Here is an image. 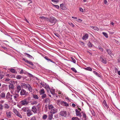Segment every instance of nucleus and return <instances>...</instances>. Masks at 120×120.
I'll return each instance as SVG.
<instances>
[{
    "label": "nucleus",
    "instance_id": "obj_1",
    "mask_svg": "<svg viewBox=\"0 0 120 120\" xmlns=\"http://www.w3.org/2000/svg\"><path fill=\"white\" fill-rule=\"evenodd\" d=\"M20 103L22 105L26 106L28 104L29 102L28 99L27 98H25L21 100L20 101Z\"/></svg>",
    "mask_w": 120,
    "mask_h": 120
},
{
    "label": "nucleus",
    "instance_id": "obj_2",
    "mask_svg": "<svg viewBox=\"0 0 120 120\" xmlns=\"http://www.w3.org/2000/svg\"><path fill=\"white\" fill-rule=\"evenodd\" d=\"M49 21L50 23L53 25L55 24L57 20L55 18L51 17L49 19Z\"/></svg>",
    "mask_w": 120,
    "mask_h": 120
},
{
    "label": "nucleus",
    "instance_id": "obj_3",
    "mask_svg": "<svg viewBox=\"0 0 120 120\" xmlns=\"http://www.w3.org/2000/svg\"><path fill=\"white\" fill-rule=\"evenodd\" d=\"M20 95L21 96H26L28 94V93L24 89H22L20 91Z\"/></svg>",
    "mask_w": 120,
    "mask_h": 120
},
{
    "label": "nucleus",
    "instance_id": "obj_4",
    "mask_svg": "<svg viewBox=\"0 0 120 120\" xmlns=\"http://www.w3.org/2000/svg\"><path fill=\"white\" fill-rule=\"evenodd\" d=\"M13 111L14 112L16 115L21 118H22V116L19 112L18 111L15 109H13Z\"/></svg>",
    "mask_w": 120,
    "mask_h": 120
},
{
    "label": "nucleus",
    "instance_id": "obj_5",
    "mask_svg": "<svg viewBox=\"0 0 120 120\" xmlns=\"http://www.w3.org/2000/svg\"><path fill=\"white\" fill-rule=\"evenodd\" d=\"M10 96H11V94L9 92H8L7 93L6 95V98L10 101H12V98L10 97Z\"/></svg>",
    "mask_w": 120,
    "mask_h": 120
},
{
    "label": "nucleus",
    "instance_id": "obj_6",
    "mask_svg": "<svg viewBox=\"0 0 120 120\" xmlns=\"http://www.w3.org/2000/svg\"><path fill=\"white\" fill-rule=\"evenodd\" d=\"M59 114L61 116L66 117L67 114L66 111H63L60 112Z\"/></svg>",
    "mask_w": 120,
    "mask_h": 120
},
{
    "label": "nucleus",
    "instance_id": "obj_7",
    "mask_svg": "<svg viewBox=\"0 0 120 120\" xmlns=\"http://www.w3.org/2000/svg\"><path fill=\"white\" fill-rule=\"evenodd\" d=\"M6 115L7 117L9 118L11 117V113L9 111L7 110L6 111Z\"/></svg>",
    "mask_w": 120,
    "mask_h": 120
},
{
    "label": "nucleus",
    "instance_id": "obj_8",
    "mask_svg": "<svg viewBox=\"0 0 120 120\" xmlns=\"http://www.w3.org/2000/svg\"><path fill=\"white\" fill-rule=\"evenodd\" d=\"M33 114V113L31 110L29 109H27V115L28 117L30 116Z\"/></svg>",
    "mask_w": 120,
    "mask_h": 120
},
{
    "label": "nucleus",
    "instance_id": "obj_9",
    "mask_svg": "<svg viewBox=\"0 0 120 120\" xmlns=\"http://www.w3.org/2000/svg\"><path fill=\"white\" fill-rule=\"evenodd\" d=\"M75 111L76 112V116L81 117L82 116V115L80 112L77 109H75Z\"/></svg>",
    "mask_w": 120,
    "mask_h": 120
},
{
    "label": "nucleus",
    "instance_id": "obj_10",
    "mask_svg": "<svg viewBox=\"0 0 120 120\" xmlns=\"http://www.w3.org/2000/svg\"><path fill=\"white\" fill-rule=\"evenodd\" d=\"M102 103L105 109H108L109 108V106L107 105L105 100L103 101Z\"/></svg>",
    "mask_w": 120,
    "mask_h": 120
},
{
    "label": "nucleus",
    "instance_id": "obj_11",
    "mask_svg": "<svg viewBox=\"0 0 120 120\" xmlns=\"http://www.w3.org/2000/svg\"><path fill=\"white\" fill-rule=\"evenodd\" d=\"M13 98L15 100V101H17V98H18L19 97V94H18L15 93L14 94H13Z\"/></svg>",
    "mask_w": 120,
    "mask_h": 120
},
{
    "label": "nucleus",
    "instance_id": "obj_12",
    "mask_svg": "<svg viewBox=\"0 0 120 120\" xmlns=\"http://www.w3.org/2000/svg\"><path fill=\"white\" fill-rule=\"evenodd\" d=\"M60 103L61 105L64 106H69V104L68 103L64 101H61L60 102Z\"/></svg>",
    "mask_w": 120,
    "mask_h": 120
},
{
    "label": "nucleus",
    "instance_id": "obj_13",
    "mask_svg": "<svg viewBox=\"0 0 120 120\" xmlns=\"http://www.w3.org/2000/svg\"><path fill=\"white\" fill-rule=\"evenodd\" d=\"M100 58V60L104 64H106V61L105 60V59L103 57H102L101 56Z\"/></svg>",
    "mask_w": 120,
    "mask_h": 120
},
{
    "label": "nucleus",
    "instance_id": "obj_14",
    "mask_svg": "<svg viewBox=\"0 0 120 120\" xmlns=\"http://www.w3.org/2000/svg\"><path fill=\"white\" fill-rule=\"evenodd\" d=\"M88 35L87 34H85L82 37V39L84 40H85L88 39Z\"/></svg>",
    "mask_w": 120,
    "mask_h": 120
},
{
    "label": "nucleus",
    "instance_id": "obj_15",
    "mask_svg": "<svg viewBox=\"0 0 120 120\" xmlns=\"http://www.w3.org/2000/svg\"><path fill=\"white\" fill-rule=\"evenodd\" d=\"M31 110L34 113H37V110L35 106H33L32 107Z\"/></svg>",
    "mask_w": 120,
    "mask_h": 120
},
{
    "label": "nucleus",
    "instance_id": "obj_16",
    "mask_svg": "<svg viewBox=\"0 0 120 120\" xmlns=\"http://www.w3.org/2000/svg\"><path fill=\"white\" fill-rule=\"evenodd\" d=\"M57 109L54 108L53 109L51 110L50 112L54 114L57 112Z\"/></svg>",
    "mask_w": 120,
    "mask_h": 120
},
{
    "label": "nucleus",
    "instance_id": "obj_17",
    "mask_svg": "<svg viewBox=\"0 0 120 120\" xmlns=\"http://www.w3.org/2000/svg\"><path fill=\"white\" fill-rule=\"evenodd\" d=\"M29 84H26L24 83H22V86L24 88L26 89L27 88V87L28 86Z\"/></svg>",
    "mask_w": 120,
    "mask_h": 120
},
{
    "label": "nucleus",
    "instance_id": "obj_18",
    "mask_svg": "<svg viewBox=\"0 0 120 120\" xmlns=\"http://www.w3.org/2000/svg\"><path fill=\"white\" fill-rule=\"evenodd\" d=\"M28 90L30 92H32L33 91V89L31 86L29 84L27 88Z\"/></svg>",
    "mask_w": 120,
    "mask_h": 120
},
{
    "label": "nucleus",
    "instance_id": "obj_19",
    "mask_svg": "<svg viewBox=\"0 0 120 120\" xmlns=\"http://www.w3.org/2000/svg\"><path fill=\"white\" fill-rule=\"evenodd\" d=\"M53 113L50 112L49 113L48 117L49 119L50 120H51L53 118Z\"/></svg>",
    "mask_w": 120,
    "mask_h": 120
},
{
    "label": "nucleus",
    "instance_id": "obj_20",
    "mask_svg": "<svg viewBox=\"0 0 120 120\" xmlns=\"http://www.w3.org/2000/svg\"><path fill=\"white\" fill-rule=\"evenodd\" d=\"M9 88L10 90H13L14 88V87L12 84H10L9 86Z\"/></svg>",
    "mask_w": 120,
    "mask_h": 120
},
{
    "label": "nucleus",
    "instance_id": "obj_21",
    "mask_svg": "<svg viewBox=\"0 0 120 120\" xmlns=\"http://www.w3.org/2000/svg\"><path fill=\"white\" fill-rule=\"evenodd\" d=\"M39 93L40 95H42L45 93V90L43 89H42L39 91Z\"/></svg>",
    "mask_w": 120,
    "mask_h": 120
},
{
    "label": "nucleus",
    "instance_id": "obj_22",
    "mask_svg": "<svg viewBox=\"0 0 120 120\" xmlns=\"http://www.w3.org/2000/svg\"><path fill=\"white\" fill-rule=\"evenodd\" d=\"M45 88L46 90L47 91H49L50 90V88L49 86L48 85H45Z\"/></svg>",
    "mask_w": 120,
    "mask_h": 120
},
{
    "label": "nucleus",
    "instance_id": "obj_23",
    "mask_svg": "<svg viewBox=\"0 0 120 120\" xmlns=\"http://www.w3.org/2000/svg\"><path fill=\"white\" fill-rule=\"evenodd\" d=\"M17 92L18 93H19V92L21 90V87L20 85H18L17 86Z\"/></svg>",
    "mask_w": 120,
    "mask_h": 120
},
{
    "label": "nucleus",
    "instance_id": "obj_24",
    "mask_svg": "<svg viewBox=\"0 0 120 120\" xmlns=\"http://www.w3.org/2000/svg\"><path fill=\"white\" fill-rule=\"evenodd\" d=\"M90 27L95 30L98 31L99 30L98 28L96 26H90Z\"/></svg>",
    "mask_w": 120,
    "mask_h": 120
},
{
    "label": "nucleus",
    "instance_id": "obj_25",
    "mask_svg": "<svg viewBox=\"0 0 120 120\" xmlns=\"http://www.w3.org/2000/svg\"><path fill=\"white\" fill-rule=\"evenodd\" d=\"M5 96V94L4 92H2L0 95V97L2 98H4Z\"/></svg>",
    "mask_w": 120,
    "mask_h": 120
},
{
    "label": "nucleus",
    "instance_id": "obj_26",
    "mask_svg": "<svg viewBox=\"0 0 120 120\" xmlns=\"http://www.w3.org/2000/svg\"><path fill=\"white\" fill-rule=\"evenodd\" d=\"M49 109L50 110H51L54 108L52 105H48Z\"/></svg>",
    "mask_w": 120,
    "mask_h": 120
},
{
    "label": "nucleus",
    "instance_id": "obj_27",
    "mask_svg": "<svg viewBox=\"0 0 120 120\" xmlns=\"http://www.w3.org/2000/svg\"><path fill=\"white\" fill-rule=\"evenodd\" d=\"M27 107H24L22 109V110L25 112H26V111L27 112Z\"/></svg>",
    "mask_w": 120,
    "mask_h": 120
},
{
    "label": "nucleus",
    "instance_id": "obj_28",
    "mask_svg": "<svg viewBox=\"0 0 120 120\" xmlns=\"http://www.w3.org/2000/svg\"><path fill=\"white\" fill-rule=\"evenodd\" d=\"M72 120H80V119L77 117H74L71 118Z\"/></svg>",
    "mask_w": 120,
    "mask_h": 120
},
{
    "label": "nucleus",
    "instance_id": "obj_29",
    "mask_svg": "<svg viewBox=\"0 0 120 120\" xmlns=\"http://www.w3.org/2000/svg\"><path fill=\"white\" fill-rule=\"evenodd\" d=\"M85 69L86 70L89 71H92V69L90 67H88L85 68Z\"/></svg>",
    "mask_w": 120,
    "mask_h": 120
},
{
    "label": "nucleus",
    "instance_id": "obj_30",
    "mask_svg": "<svg viewBox=\"0 0 120 120\" xmlns=\"http://www.w3.org/2000/svg\"><path fill=\"white\" fill-rule=\"evenodd\" d=\"M4 108L5 109H8L9 107V106L7 104H4Z\"/></svg>",
    "mask_w": 120,
    "mask_h": 120
},
{
    "label": "nucleus",
    "instance_id": "obj_31",
    "mask_svg": "<svg viewBox=\"0 0 120 120\" xmlns=\"http://www.w3.org/2000/svg\"><path fill=\"white\" fill-rule=\"evenodd\" d=\"M106 51L108 52V54L110 55L111 54V51L110 49H106Z\"/></svg>",
    "mask_w": 120,
    "mask_h": 120
},
{
    "label": "nucleus",
    "instance_id": "obj_32",
    "mask_svg": "<svg viewBox=\"0 0 120 120\" xmlns=\"http://www.w3.org/2000/svg\"><path fill=\"white\" fill-rule=\"evenodd\" d=\"M11 72L13 73H14L15 72V70L14 69H11L10 70Z\"/></svg>",
    "mask_w": 120,
    "mask_h": 120
},
{
    "label": "nucleus",
    "instance_id": "obj_33",
    "mask_svg": "<svg viewBox=\"0 0 120 120\" xmlns=\"http://www.w3.org/2000/svg\"><path fill=\"white\" fill-rule=\"evenodd\" d=\"M25 54L27 55V56L29 58L32 59V56L26 53H25Z\"/></svg>",
    "mask_w": 120,
    "mask_h": 120
},
{
    "label": "nucleus",
    "instance_id": "obj_34",
    "mask_svg": "<svg viewBox=\"0 0 120 120\" xmlns=\"http://www.w3.org/2000/svg\"><path fill=\"white\" fill-rule=\"evenodd\" d=\"M34 98L36 99H38L39 98V97L37 95H34L33 96Z\"/></svg>",
    "mask_w": 120,
    "mask_h": 120
},
{
    "label": "nucleus",
    "instance_id": "obj_35",
    "mask_svg": "<svg viewBox=\"0 0 120 120\" xmlns=\"http://www.w3.org/2000/svg\"><path fill=\"white\" fill-rule=\"evenodd\" d=\"M22 78V76L19 75H17L16 76V78L17 79H20Z\"/></svg>",
    "mask_w": 120,
    "mask_h": 120
},
{
    "label": "nucleus",
    "instance_id": "obj_36",
    "mask_svg": "<svg viewBox=\"0 0 120 120\" xmlns=\"http://www.w3.org/2000/svg\"><path fill=\"white\" fill-rule=\"evenodd\" d=\"M93 72L97 76L99 77H100V75L97 72L95 71H93Z\"/></svg>",
    "mask_w": 120,
    "mask_h": 120
},
{
    "label": "nucleus",
    "instance_id": "obj_37",
    "mask_svg": "<svg viewBox=\"0 0 120 120\" xmlns=\"http://www.w3.org/2000/svg\"><path fill=\"white\" fill-rule=\"evenodd\" d=\"M87 45L88 47H91L93 46V44H91L90 42H89L88 43Z\"/></svg>",
    "mask_w": 120,
    "mask_h": 120
},
{
    "label": "nucleus",
    "instance_id": "obj_38",
    "mask_svg": "<svg viewBox=\"0 0 120 120\" xmlns=\"http://www.w3.org/2000/svg\"><path fill=\"white\" fill-rule=\"evenodd\" d=\"M102 33L106 38H108V34L104 32H103Z\"/></svg>",
    "mask_w": 120,
    "mask_h": 120
},
{
    "label": "nucleus",
    "instance_id": "obj_39",
    "mask_svg": "<svg viewBox=\"0 0 120 120\" xmlns=\"http://www.w3.org/2000/svg\"><path fill=\"white\" fill-rule=\"evenodd\" d=\"M51 94L53 95H54L55 94V90L54 89L51 90H50Z\"/></svg>",
    "mask_w": 120,
    "mask_h": 120
},
{
    "label": "nucleus",
    "instance_id": "obj_40",
    "mask_svg": "<svg viewBox=\"0 0 120 120\" xmlns=\"http://www.w3.org/2000/svg\"><path fill=\"white\" fill-rule=\"evenodd\" d=\"M98 49L101 52H103V51L102 48L101 46H98Z\"/></svg>",
    "mask_w": 120,
    "mask_h": 120
},
{
    "label": "nucleus",
    "instance_id": "obj_41",
    "mask_svg": "<svg viewBox=\"0 0 120 120\" xmlns=\"http://www.w3.org/2000/svg\"><path fill=\"white\" fill-rule=\"evenodd\" d=\"M60 7L62 9L64 10V6L63 4H61L60 5Z\"/></svg>",
    "mask_w": 120,
    "mask_h": 120
},
{
    "label": "nucleus",
    "instance_id": "obj_42",
    "mask_svg": "<svg viewBox=\"0 0 120 120\" xmlns=\"http://www.w3.org/2000/svg\"><path fill=\"white\" fill-rule=\"evenodd\" d=\"M46 97V95L45 94H42V95L41 96V98L44 99V98H45Z\"/></svg>",
    "mask_w": 120,
    "mask_h": 120
},
{
    "label": "nucleus",
    "instance_id": "obj_43",
    "mask_svg": "<svg viewBox=\"0 0 120 120\" xmlns=\"http://www.w3.org/2000/svg\"><path fill=\"white\" fill-rule=\"evenodd\" d=\"M71 59L72 60L71 61L72 62L74 63H75L76 61L75 59L72 57H71Z\"/></svg>",
    "mask_w": 120,
    "mask_h": 120
},
{
    "label": "nucleus",
    "instance_id": "obj_44",
    "mask_svg": "<svg viewBox=\"0 0 120 120\" xmlns=\"http://www.w3.org/2000/svg\"><path fill=\"white\" fill-rule=\"evenodd\" d=\"M50 100L49 98H46L45 100V102L46 103H49V102Z\"/></svg>",
    "mask_w": 120,
    "mask_h": 120
},
{
    "label": "nucleus",
    "instance_id": "obj_45",
    "mask_svg": "<svg viewBox=\"0 0 120 120\" xmlns=\"http://www.w3.org/2000/svg\"><path fill=\"white\" fill-rule=\"evenodd\" d=\"M71 69L73 71L75 72V73H76L77 72V71L74 68H71Z\"/></svg>",
    "mask_w": 120,
    "mask_h": 120
},
{
    "label": "nucleus",
    "instance_id": "obj_46",
    "mask_svg": "<svg viewBox=\"0 0 120 120\" xmlns=\"http://www.w3.org/2000/svg\"><path fill=\"white\" fill-rule=\"evenodd\" d=\"M83 117L85 119L84 120H86V114L85 113H84L83 115Z\"/></svg>",
    "mask_w": 120,
    "mask_h": 120
},
{
    "label": "nucleus",
    "instance_id": "obj_47",
    "mask_svg": "<svg viewBox=\"0 0 120 120\" xmlns=\"http://www.w3.org/2000/svg\"><path fill=\"white\" fill-rule=\"evenodd\" d=\"M30 120H36V119L35 117L34 116L31 118Z\"/></svg>",
    "mask_w": 120,
    "mask_h": 120
},
{
    "label": "nucleus",
    "instance_id": "obj_48",
    "mask_svg": "<svg viewBox=\"0 0 120 120\" xmlns=\"http://www.w3.org/2000/svg\"><path fill=\"white\" fill-rule=\"evenodd\" d=\"M27 63L29 64H30L32 66H33L34 65V64H33V63L31 62V61H28Z\"/></svg>",
    "mask_w": 120,
    "mask_h": 120
},
{
    "label": "nucleus",
    "instance_id": "obj_49",
    "mask_svg": "<svg viewBox=\"0 0 120 120\" xmlns=\"http://www.w3.org/2000/svg\"><path fill=\"white\" fill-rule=\"evenodd\" d=\"M47 117V116L46 115H44L43 116V118L44 119H46Z\"/></svg>",
    "mask_w": 120,
    "mask_h": 120
},
{
    "label": "nucleus",
    "instance_id": "obj_50",
    "mask_svg": "<svg viewBox=\"0 0 120 120\" xmlns=\"http://www.w3.org/2000/svg\"><path fill=\"white\" fill-rule=\"evenodd\" d=\"M40 18L42 19H45L47 18L44 16H40Z\"/></svg>",
    "mask_w": 120,
    "mask_h": 120
},
{
    "label": "nucleus",
    "instance_id": "obj_51",
    "mask_svg": "<svg viewBox=\"0 0 120 120\" xmlns=\"http://www.w3.org/2000/svg\"><path fill=\"white\" fill-rule=\"evenodd\" d=\"M53 5L57 9H59V6L58 5H56L54 4H53Z\"/></svg>",
    "mask_w": 120,
    "mask_h": 120
},
{
    "label": "nucleus",
    "instance_id": "obj_52",
    "mask_svg": "<svg viewBox=\"0 0 120 120\" xmlns=\"http://www.w3.org/2000/svg\"><path fill=\"white\" fill-rule=\"evenodd\" d=\"M52 1L53 2L58 3L59 2L58 0H52Z\"/></svg>",
    "mask_w": 120,
    "mask_h": 120
},
{
    "label": "nucleus",
    "instance_id": "obj_53",
    "mask_svg": "<svg viewBox=\"0 0 120 120\" xmlns=\"http://www.w3.org/2000/svg\"><path fill=\"white\" fill-rule=\"evenodd\" d=\"M55 35L57 37L59 38L60 37V35L57 33H55Z\"/></svg>",
    "mask_w": 120,
    "mask_h": 120
},
{
    "label": "nucleus",
    "instance_id": "obj_54",
    "mask_svg": "<svg viewBox=\"0 0 120 120\" xmlns=\"http://www.w3.org/2000/svg\"><path fill=\"white\" fill-rule=\"evenodd\" d=\"M28 76L30 77H33V75L30 73H28Z\"/></svg>",
    "mask_w": 120,
    "mask_h": 120
},
{
    "label": "nucleus",
    "instance_id": "obj_55",
    "mask_svg": "<svg viewBox=\"0 0 120 120\" xmlns=\"http://www.w3.org/2000/svg\"><path fill=\"white\" fill-rule=\"evenodd\" d=\"M23 60H24L25 62H26V63H27L28 61L27 59H25L24 58H23L22 59Z\"/></svg>",
    "mask_w": 120,
    "mask_h": 120
},
{
    "label": "nucleus",
    "instance_id": "obj_56",
    "mask_svg": "<svg viewBox=\"0 0 120 120\" xmlns=\"http://www.w3.org/2000/svg\"><path fill=\"white\" fill-rule=\"evenodd\" d=\"M40 84L42 86H44L45 83L44 82H41L40 83Z\"/></svg>",
    "mask_w": 120,
    "mask_h": 120
},
{
    "label": "nucleus",
    "instance_id": "obj_57",
    "mask_svg": "<svg viewBox=\"0 0 120 120\" xmlns=\"http://www.w3.org/2000/svg\"><path fill=\"white\" fill-rule=\"evenodd\" d=\"M77 21L78 22H81L82 21V20L80 19H78L77 20Z\"/></svg>",
    "mask_w": 120,
    "mask_h": 120
},
{
    "label": "nucleus",
    "instance_id": "obj_58",
    "mask_svg": "<svg viewBox=\"0 0 120 120\" xmlns=\"http://www.w3.org/2000/svg\"><path fill=\"white\" fill-rule=\"evenodd\" d=\"M69 24L71 26H72L73 27L74 26V25L72 23H69Z\"/></svg>",
    "mask_w": 120,
    "mask_h": 120
},
{
    "label": "nucleus",
    "instance_id": "obj_59",
    "mask_svg": "<svg viewBox=\"0 0 120 120\" xmlns=\"http://www.w3.org/2000/svg\"><path fill=\"white\" fill-rule=\"evenodd\" d=\"M37 102L35 101H34L32 102V104H37Z\"/></svg>",
    "mask_w": 120,
    "mask_h": 120
},
{
    "label": "nucleus",
    "instance_id": "obj_60",
    "mask_svg": "<svg viewBox=\"0 0 120 120\" xmlns=\"http://www.w3.org/2000/svg\"><path fill=\"white\" fill-rule=\"evenodd\" d=\"M79 10L80 11L82 12H83V10L82 8H79Z\"/></svg>",
    "mask_w": 120,
    "mask_h": 120
},
{
    "label": "nucleus",
    "instance_id": "obj_61",
    "mask_svg": "<svg viewBox=\"0 0 120 120\" xmlns=\"http://www.w3.org/2000/svg\"><path fill=\"white\" fill-rule=\"evenodd\" d=\"M3 105L1 104L0 105V109L2 110L3 109Z\"/></svg>",
    "mask_w": 120,
    "mask_h": 120
},
{
    "label": "nucleus",
    "instance_id": "obj_62",
    "mask_svg": "<svg viewBox=\"0 0 120 120\" xmlns=\"http://www.w3.org/2000/svg\"><path fill=\"white\" fill-rule=\"evenodd\" d=\"M104 4H107V1L106 0H104Z\"/></svg>",
    "mask_w": 120,
    "mask_h": 120
},
{
    "label": "nucleus",
    "instance_id": "obj_63",
    "mask_svg": "<svg viewBox=\"0 0 120 120\" xmlns=\"http://www.w3.org/2000/svg\"><path fill=\"white\" fill-rule=\"evenodd\" d=\"M72 105L73 107H75L76 106L73 103L72 104Z\"/></svg>",
    "mask_w": 120,
    "mask_h": 120
},
{
    "label": "nucleus",
    "instance_id": "obj_64",
    "mask_svg": "<svg viewBox=\"0 0 120 120\" xmlns=\"http://www.w3.org/2000/svg\"><path fill=\"white\" fill-rule=\"evenodd\" d=\"M118 62L120 64V56L118 59Z\"/></svg>",
    "mask_w": 120,
    "mask_h": 120
}]
</instances>
